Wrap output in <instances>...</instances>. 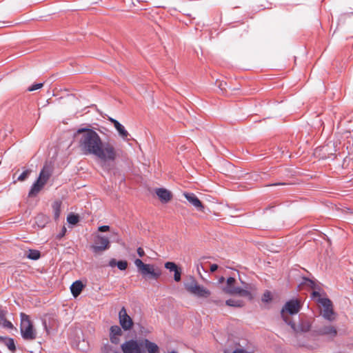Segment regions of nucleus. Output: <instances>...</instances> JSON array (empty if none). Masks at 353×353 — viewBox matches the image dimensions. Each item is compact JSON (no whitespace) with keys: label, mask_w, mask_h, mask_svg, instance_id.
<instances>
[{"label":"nucleus","mask_w":353,"mask_h":353,"mask_svg":"<svg viewBox=\"0 0 353 353\" xmlns=\"http://www.w3.org/2000/svg\"><path fill=\"white\" fill-rule=\"evenodd\" d=\"M78 147L85 155H94L103 163L114 161L118 150L110 142L103 143L99 134L92 128H79L74 134Z\"/></svg>","instance_id":"obj_1"},{"label":"nucleus","mask_w":353,"mask_h":353,"mask_svg":"<svg viewBox=\"0 0 353 353\" xmlns=\"http://www.w3.org/2000/svg\"><path fill=\"white\" fill-rule=\"evenodd\" d=\"M134 264L139 270V272L145 279H152L157 280L161 275V270L155 268L152 264L144 263L141 259H137Z\"/></svg>","instance_id":"obj_2"},{"label":"nucleus","mask_w":353,"mask_h":353,"mask_svg":"<svg viewBox=\"0 0 353 353\" xmlns=\"http://www.w3.org/2000/svg\"><path fill=\"white\" fill-rule=\"evenodd\" d=\"M21 334L23 339L26 341L34 340L37 337V333L29 319L28 315L21 314Z\"/></svg>","instance_id":"obj_3"},{"label":"nucleus","mask_w":353,"mask_h":353,"mask_svg":"<svg viewBox=\"0 0 353 353\" xmlns=\"http://www.w3.org/2000/svg\"><path fill=\"white\" fill-rule=\"evenodd\" d=\"M301 307V303L297 299H292L287 301L281 310L282 319L288 324L292 321L289 315L297 314L300 311Z\"/></svg>","instance_id":"obj_4"},{"label":"nucleus","mask_w":353,"mask_h":353,"mask_svg":"<svg viewBox=\"0 0 353 353\" xmlns=\"http://www.w3.org/2000/svg\"><path fill=\"white\" fill-rule=\"evenodd\" d=\"M337 334L338 330L336 327L330 323H326L316 327L312 331V336H324L329 341H332L337 336Z\"/></svg>","instance_id":"obj_5"},{"label":"nucleus","mask_w":353,"mask_h":353,"mask_svg":"<svg viewBox=\"0 0 353 353\" xmlns=\"http://www.w3.org/2000/svg\"><path fill=\"white\" fill-rule=\"evenodd\" d=\"M316 302L322 306L321 315L327 321L332 322L335 320V313L332 301L328 298H319Z\"/></svg>","instance_id":"obj_6"},{"label":"nucleus","mask_w":353,"mask_h":353,"mask_svg":"<svg viewBox=\"0 0 353 353\" xmlns=\"http://www.w3.org/2000/svg\"><path fill=\"white\" fill-rule=\"evenodd\" d=\"M185 288L190 293L199 297L207 298L210 295V292L203 286L199 285L194 279L185 283Z\"/></svg>","instance_id":"obj_7"},{"label":"nucleus","mask_w":353,"mask_h":353,"mask_svg":"<svg viewBox=\"0 0 353 353\" xmlns=\"http://www.w3.org/2000/svg\"><path fill=\"white\" fill-rule=\"evenodd\" d=\"M110 248V241L108 237L98 235L94 240V244L92 246L94 252H101Z\"/></svg>","instance_id":"obj_8"},{"label":"nucleus","mask_w":353,"mask_h":353,"mask_svg":"<svg viewBox=\"0 0 353 353\" xmlns=\"http://www.w3.org/2000/svg\"><path fill=\"white\" fill-rule=\"evenodd\" d=\"M288 325L291 327L296 336L300 333L307 332L312 328V322L308 320H301L298 325L292 321L289 323Z\"/></svg>","instance_id":"obj_9"},{"label":"nucleus","mask_w":353,"mask_h":353,"mask_svg":"<svg viewBox=\"0 0 353 353\" xmlns=\"http://www.w3.org/2000/svg\"><path fill=\"white\" fill-rule=\"evenodd\" d=\"M119 323L124 330H130L133 327V321L123 307L119 312Z\"/></svg>","instance_id":"obj_10"},{"label":"nucleus","mask_w":353,"mask_h":353,"mask_svg":"<svg viewBox=\"0 0 353 353\" xmlns=\"http://www.w3.org/2000/svg\"><path fill=\"white\" fill-rule=\"evenodd\" d=\"M123 353H141L140 347L137 341L130 340L121 345Z\"/></svg>","instance_id":"obj_11"},{"label":"nucleus","mask_w":353,"mask_h":353,"mask_svg":"<svg viewBox=\"0 0 353 353\" xmlns=\"http://www.w3.org/2000/svg\"><path fill=\"white\" fill-rule=\"evenodd\" d=\"M185 198L188 201V202L192 205L197 210L203 212L204 210V206L202 204L201 201L198 199V197L194 193H184L183 194Z\"/></svg>","instance_id":"obj_12"},{"label":"nucleus","mask_w":353,"mask_h":353,"mask_svg":"<svg viewBox=\"0 0 353 353\" xmlns=\"http://www.w3.org/2000/svg\"><path fill=\"white\" fill-rule=\"evenodd\" d=\"M164 266L170 272H174V279L175 281L179 282L181 280L182 270L175 263L168 261L165 263Z\"/></svg>","instance_id":"obj_13"},{"label":"nucleus","mask_w":353,"mask_h":353,"mask_svg":"<svg viewBox=\"0 0 353 353\" xmlns=\"http://www.w3.org/2000/svg\"><path fill=\"white\" fill-rule=\"evenodd\" d=\"M155 193L162 203H168L172 198V194L170 191L165 188H157Z\"/></svg>","instance_id":"obj_14"},{"label":"nucleus","mask_w":353,"mask_h":353,"mask_svg":"<svg viewBox=\"0 0 353 353\" xmlns=\"http://www.w3.org/2000/svg\"><path fill=\"white\" fill-rule=\"evenodd\" d=\"M122 334L121 328L119 325H112L110 329V339L112 343L117 344L119 342V336Z\"/></svg>","instance_id":"obj_15"},{"label":"nucleus","mask_w":353,"mask_h":353,"mask_svg":"<svg viewBox=\"0 0 353 353\" xmlns=\"http://www.w3.org/2000/svg\"><path fill=\"white\" fill-rule=\"evenodd\" d=\"M227 291L229 292V294L230 295L238 294L241 296L248 297L249 299H252V295L251 292L248 290V288L247 285H245L244 288L238 287L236 288V289H228Z\"/></svg>","instance_id":"obj_16"},{"label":"nucleus","mask_w":353,"mask_h":353,"mask_svg":"<svg viewBox=\"0 0 353 353\" xmlns=\"http://www.w3.org/2000/svg\"><path fill=\"white\" fill-rule=\"evenodd\" d=\"M45 185V183L37 179V181L33 183L29 191L28 196L32 197L36 196L41 191V190Z\"/></svg>","instance_id":"obj_17"},{"label":"nucleus","mask_w":353,"mask_h":353,"mask_svg":"<svg viewBox=\"0 0 353 353\" xmlns=\"http://www.w3.org/2000/svg\"><path fill=\"white\" fill-rule=\"evenodd\" d=\"M51 176V171L47 166H44L40 172L38 180L43 183H46Z\"/></svg>","instance_id":"obj_18"},{"label":"nucleus","mask_w":353,"mask_h":353,"mask_svg":"<svg viewBox=\"0 0 353 353\" xmlns=\"http://www.w3.org/2000/svg\"><path fill=\"white\" fill-rule=\"evenodd\" d=\"M114 128L117 130L120 137L123 140L127 141L128 137L129 136V133L125 130V127L122 124H121L119 122H118V123H115Z\"/></svg>","instance_id":"obj_19"},{"label":"nucleus","mask_w":353,"mask_h":353,"mask_svg":"<svg viewBox=\"0 0 353 353\" xmlns=\"http://www.w3.org/2000/svg\"><path fill=\"white\" fill-rule=\"evenodd\" d=\"M83 287V285L81 281H76L75 282H74L70 287V290H71L72 295L74 297H77V296H79L81 292L82 291Z\"/></svg>","instance_id":"obj_20"},{"label":"nucleus","mask_w":353,"mask_h":353,"mask_svg":"<svg viewBox=\"0 0 353 353\" xmlns=\"http://www.w3.org/2000/svg\"><path fill=\"white\" fill-rule=\"evenodd\" d=\"M144 345L148 353H159V346L148 339L144 341Z\"/></svg>","instance_id":"obj_21"},{"label":"nucleus","mask_w":353,"mask_h":353,"mask_svg":"<svg viewBox=\"0 0 353 353\" xmlns=\"http://www.w3.org/2000/svg\"><path fill=\"white\" fill-rule=\"evenodd\" d=\"M0 341L3 342L10 351L15 352L16 346L13 339L0 336Z\"/></svg>","instance_id":"obj_22"},{"label":"nucleus","mask_w":353,"mask_h":353,"mask_svg":"<svg viewBox=\"0 0 353 353\" xmlns=\"http://www.w3.org/2000/svg\"><path fill=\"white\" fill-rule=\"evenodd\" d=\"M61 205V202L59 201H56L52 204V208L54 218L56 220L58 219L60 216Z\"/></svg>","instance_id":"obj_23"},{"label":"nucleus","mask_w":353,"mask_h":353,"mask_svg":"<svg viewBox=\"0 0 353 353\" xmlns=\"http://www.w3.org/2000/svg\"><path fill=\"white\" fill-rule=\"evenodd\" d=\"M225 304L231 307H241L244 305V302L239 299H230L226 301Z\"/></svg>","instance_id":"obj_24"},{"label":"nucleus","mask_w":353,"mask_h":353,"mask_svg":"<svg viewBox=\"0 0 353 353\" xmlns=\"http://www.w3.org/2000/svg\"><path fill=\"white\" fill-rule=\"evenodd\" d=\"M26 256L29 259L38 260L41 257V253L37 250H29Z\"/></svg>","instance_id":"obj_25"},{"label":"nucleus","mask_w":353,"mask_h":353,"mask_svg":"<svg viewBox=\"0 0 353 353\" xmlns=\"http://www.w3.org/2000/svg\"><path fill=\"white\" fill-rule=\"evenodd\" d=\"M236 280L234 277H229L227 279V281H226V286L223 288V291L226 293V294H229V292L227 291L228 289L230 290H233V289H236L237 287H235L234 285V283H235Z\"/></svg>","instance_id":"obj_26"},{"label":"nucleus","mask_w":353,"mask_h":353,"mask_svg":"<svg viewBox=\"0 0 353 353\" xmlns=\"http://www.w3.org/2000/svg\"><path fill=\"white\" fill-rule=\"evenodd\" d=\"M67 221L70 224L74 225L79 221V216L74 214H70L67 217Z\"/></svg>","instance_id":"obj_27"},{"label":"nucleus","mask_w":353,"mask_h":353,"mask_svg":"<svg viewBox=\"0 0 353 353\" xmlns=\"http://www.w3.org/2000/svg\"><path fill=\"white\" fill-rule=\"evenodd\" d=\"M272 297L271 292L270 291H265L263 293L262 299H261L262 301L264 303H269L272 301Z\"/></svg>","instance_id":"obj_28"},{"label":"nucleus","mask_w":353,"mask_h":353,"mask_svg":"<svg viewBox=\"0 0 353 353\" xmlns=\"http://www.w3.org/2000/svg\"><path fill=\"white\" fill-rule=\"evenodd\" d=\"M31 171L30 170H26L23 171L19 176H18V181H25L29 174H30Z\"/></svg>","instance_id":"obj_29"},{"label":"nucleus","mask_w":353,"mask_h":353,"mask_svg":"<svg viewBox=\"0 0 353 353\" xmlns=\"http://www.w3.org/2000/svg\"><path fill=\"white\" fill-rule=\"evenodd\" d=\"M117 266L120 270H125L128 267V262L126 261H119L117 262Z\"/></svg>","instance_id":"obj_30"},{"label":"nucleus","mask_w":353,"mask_h":353,"mask_svg":"<svg viewBox=\"0 0 353 353\" xmlns=\"http://www.w3.org/2000/svg\"><path fill=\"white\" fill-rule=\"evenodd\" d=\"M43 84L42 83H35L32 85L30 86L28 88V90L30 92L34 91L36 90L40 89L43 87Z\"/></svg>","instance_id":"obj_31"},{"label":"nucleus","mask_w":353,"mask_h":353,"mask_svg":"<svg viewBox=\"0 0 353 353\" xmlns=\"http://www.w3.org/2000/svg\"><path fill=\"white\" fill-rule=\"evenodd\" d=\"M109 229H110V227L108 225H102V226L99 227L98 230L99 232H105L108 231Z\"/></svg>","instance_id":"obj_32"},{"label":"nucleus","mask_w":353,"mask_h":353,"mask_svg":"<svg viewBox=\"0 0 353 353\" xmlns=\"http://www.w3.org/2000/svg\"><path fill=\"white\" fill-rule=\"evenodd\" d=\"M312 297L314 298V299H316V301L317 299H319V298H322L320 295V293L319 292H316V291H314L312 293Z\"/></svg>","instance_id":"obj_33"},{"label":"nucleus","mask_w":353,"mask_h":353,"mask_svg":"<svg viewBox=\"0 0 353 353\" xmlns=\"http://www.w3.org/2000/svg\"><path fill=\"white\" fill-rule=\"evenodd\" d=\"M137 254L140 257H142L145 255V252L143 248H139L137 249Z\"/></svg>","instance_id":"obj_34"},{"label":"nucleus","mask_w":353,"mask_h":353,"mask_svg":"<svg viewBox=\"0 0 353 353\" xmlns=\"http://www.w3.org/2000/svg\"><path fill=\"white\" fill-rule=\"evenodd\" d=\"M3 325H4V327H8V328H12L13 327V325L12 324V323L10 321H5L3 322Z\"/></svg>","instance_id":"obj_35"},{"label":"nucleus","mask_w":353,"mask_h":353,"mask_svg":"<svg viewBox=\"0 0 353 353\" xmlns=\"http://www.w3.org/2000/svg\"><path fill=\"white\" fill-rule=\"evenodd\" d=\"M118 261H117L115 259H112L109 262V265L110 267H114L117 265V263Z\"/></svg>","instance_id":"obj_36"},{"label":"nucleus","mask_w":353,"mask_h":353,"mask_svg":"<svg viewBox=\"0 0 353 353\" xmlns=\"http://www.w3.org/2000/svg\"><path fill=\"white\" fill-rule=\"evenodd\" d=\"M218 269V265L216 264H212L210 265V272H214Z\"/></svg>","instance_id":"obj_37"},{"label":"nucleus","mask_w":353,"mask_h":353,"mask_svg":"<svg viewBox=\"0 0 353 353\" xmlns=\"http://www.w3.org/2000/svg\"><path fill=\"white\" fill-rule=\"evenodd\" d=\"M109 121L114 125V126L115 125V123H118L119 121L113 118H111L110 117L109 118Z\"/></svg>","instance_id":"obj_38"},{"label":"nucleus","mask_w":353,"mask_h":353,"mask_svg":"<svg viewBox=\"0 0 353 353\" xmlns=\"http://www.w3.org/2000/svg\"><path fill=\"white\" fill-rule=\"evenodd\" d=\"M65 231H66L65 228H63V230L61 231V234H60L59 236L60 237L63 236L65 234Z\"/></svg>","instance_id":"obj_39"},{"label":"nucleus","mask_w":353,"mask_h":353,"mask_svg":"<svg viewBox=\"0 0 353 353\" xmlns=\"http://www.w3.org/2000/svg\"><path fill=\"white\" fill-rule=\"evenodd\" d=\"M43 327L46 330V331L48 332V329H47V324H46V320L43 321Z\"/></svg>","instance_id":"obj_40"},{"label":"nucleus","mask_w":353,"mask_h":353,"mask_svg":"<svg viewBox=\"0 0 353 353\" xmlns=\"http://www.w3.org/2000/svg\"><path fill=\"white\" fill-rule=\"evenodd\" d=\"M327 147H329V144H327V145H325V146H323V150H327Z\"/></svg>","instance_id":"obj_41"},{"label":"nucleus","mask_w":353,"mask_h":353,"mask_svg":"<svg viewBox=\"0 0 353 353\" xmlns=\"http://www.w3.org/2000/svg\"><path fill=\"white\" fill-rule=\"evenodd\" d=\"M223 280H224V278H223V277H221V278L220 279V281H220V282H222Z\"/></svg>","instance_id":"obj_42"},{"label":"nucleus","mask_w":353,"mask_h":353,"mask_svg":"<svg viewBox=\"0 0 353 353\" xmlns=\"http://www.w3.org/2000/svg\"><path fill=\"white\" fill-rule=\"evenodd\" d=\"M99 131L100 133H103V132L101 130V129H99Z\"/></svg>","instance_id":"obj_43"},{"label":"nucleus","mask_w":353,"mask_h":353,"mask_svg":"<svg viewBox=\"0 0 353 353\" xmlns=\"http://www.w3.org/2000/svg\"><path fill=\"white\" fill-rule=\"evenodd\" d=\"M170 353H177V352H176L173 351V352H171Z\"/></svg>","instance_id":"obj_44"}]
</instances>
